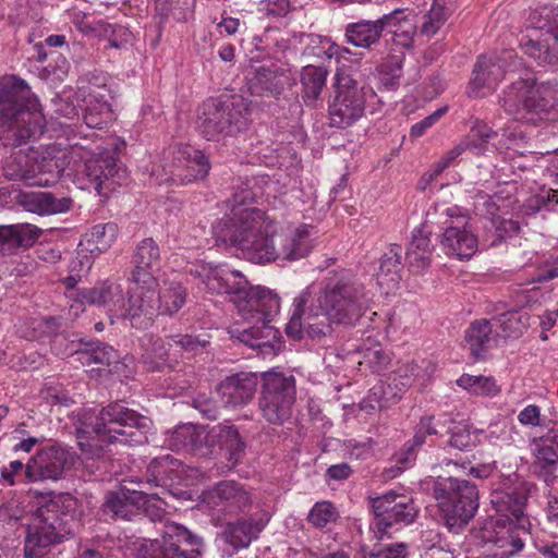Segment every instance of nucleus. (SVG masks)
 Returning a JSON list of instances; mask_svg holds the SVG:
<instances>
[{
	"label": "nucleus",
	"mask_w": 558,
	"mask_h": 558,
	"mask_svg": "<svg viewBox=\"0 0 558 558\" xmlns=\"http://www.w3.org/2000/svg\"><path fill=\"white\" fill-rule=\"evenodd\" d=\"M191 275L199 278L209 291L231 295L242 319L230 328L232 339L264 356L279 350L280 331L270 325L280 308L276 293L264 287L250 286L240 271L225 265L203 263L192 268Z\"/></svg>",
	"instance_id": "1"
},
{
	"label": "nucleus",
	"mask_w": 558,
	"mask_h": 558,
	"mask_svg": "<svg viewBox=\"0 0 558 558\" xmlns=\"http://www.w3.org/2000/svg\"><path fill=\"white\" fill-rule=\"evenodd\" d=\"M45 118L37 97L27 83L17 76L0 80V142L19 146L37 140L44 132Z\"/></svg>",
	"instance_id": "2"
},
{
	"label": "nucleus",
	"mask_w": 558,
	"mask_h": 558,
	"mask_svg": "<svg viewBox=\"0 0 558 558\" xmlns=\"http://www.w3.org/2000/svg\"><path fill=\"white\" fill-rule=\"evenodd\" d=\"M38 499L32 512L24 537V558H44L52 547L64 542L71 534L68 513L74 505L70 494L31 490Z\"/></svg>",
	"instance_id": "3"
},
{
	"label": "nucleus",
	"mask_w": 558,
	"mask_h": 558,
	"mask_svg": "<svg viewBox=\"0 0 558 558\" xmlns=\"http://www.w3.org/2000/svg\"><path fill=\"white\" fill-rule=\"evenodd\" d=\"M77 428L78 438L95 433L109 444L120 442L138 446L147 442V435L153 428V421L128 407L124 401L110 402L99 411H84Z\"/></svg>",
	"instance_id": "4"
},
{
	"label": "nucleus",
	"mask_w": 558,
	"mask_h": 558,
	"mask_svg": "<svg viewBox=\"0 0 558 558\" xmlns=\"http://www.w3.org/2000/svg\"><path fill=\"white\" fill-rule=\"evenodd\" d=\"M244 233L245 238H236L227 230L223 235L229 239L233 236L236 250L241 252L242 257L256 264L299 260L306 257L312 250V239L306 228L269 235L263 231V226L248 221L241 234Z\"/></svg>",
	"instance_id": "5"
},
{
	"label": "nucleus",
	"mask_w": 558,
	"mask_h": 558,
	"mask_svg": "<svg viewBox=\"0 0 558 558\" xmlns=\"http://www.w3.org/2000/svg\"><path fill=\"white\" fill-rule=\"evenodd\" d=\"M250 122L248 102L239 95L208 98L197 108L196 130L207 141L235 137Z\"/></svg>",
	"instance_id": "6"
},
{
	"label": "nucleus",
	"mask_w": 558,
	"mask_h": 558,
	"mask_svg": "<svg viewBox=\"0 0 558 558\" xmlns=\"http://www.w3.org/2000/svg\"><path fill=\"white\" fill-rule=\"evenodd\" d=\"M318 302L328 308L338 325L353 326L364 315L367 300L364 286L349 270L329 272Z\"/></svg>",
	"instance_id": "7"
},
{
	"label": "nucleus",
	"mask_w": 558,
	"mask_h": 558,
	"mask_svg": "<svg viewBox=\"0 0 558 558\" xmlns=\"http://www.w3.org/2000/svg\"><path fill=\"white\" fill-rule=\"evenodd\" d=\"M432 490L446 526L459 533L478 509L477 487L465 478L439 476L432 482Z\"/></svg>",
	"instance_id": "8"
},
{
	"label": "nucleus",
	"mask_w": 558,
	"mask_h": 558,
	"mask_svg": "<svg viewBox=\"0 0 558 558\" xmlns=\"http://www.w3.org/2000/svg\"><path fill=\"white\" fill-rule=\"evenodd\" d=\"M558 104V82L534 85L529 80L513 82L501 98L505 111L517 121L543 119Z\"/></svg>",
	"instance_id": "9"
},
{
	"label": "nucleus",
	"mask_w": 558,
	"mask_h": 558,
	"mask_svg": "<svg viewBox=\"0 0 558 558\" xmlns=\"http://www.w3.org/2000/svg\"><path fill=\"white\" fill-rule=\"evenodd\" d=\"M250 180H243L238 178L232 185V194L227 199V204L230 207V214L219 220L213 227V233L216 239L217 245H223L227 248H236V243L233 241V236H225L227 230L235 235L236 238H245V233L241 234L246 229L248 221H253L254 225L263 226L259 214L255 209L250 208L254 202L255 194L252 191Z\"/></svg>",
	"instance_id": "10"
},
{
	"label": "nucleus",
	"mask_w": 558,
	"mask_h": 558,
	"mask_svg": "<svg viewBox=\"0 0 558 558\" xmlns=\"http://www.w3.org/2000/svg\"><path fill=\"white\" fill-rule=\"evenodd\" d=\"M295 400L296 386L293 375L279 372L262 374L258 410L268 424L280 426L290 420Z\"/></svg>",
	"instance_id": "11"
},
{
	"label": "nucleus",
	"mask_w": 558,
	"mask_h": 558,
	"mask_svg": "<svg viewBox=\"0 0 558 558\" xmlns=\"http://www.w3.org/2000/svg\"><path fill=\"white\" fill-rule=\"evenodd\" d=\"M204 539L182 524L166 521L160 538L142 544L137 558H195L204 549Z\"/></svg>",
	"instance_id": "12"
},
{
	"label": "nucleus",
	"mask_w": 558,
	"mask_h": 558,
	"mask_svg": "<svg viewBox=\"0 0 558 558\" xmlns=\"http://www.w3.org/2000/svg\"><path fill=\"white\" fill-rule=\"evenodd\" d=\"M369 502L374 513L371 529L379 535L378 538L390 533L391 530L397 531L403 525L413 523L418 514L413 499L395 490L371 497Z\"/></svg>",
	"instance_id": "13"
},
{
	"label": "nucleus",
	"mask_w": 558,
	"mask_h": 558,
	"mask_svg": "<svg viewBox=\"0 0 558 558\" xmlns=\"http://www.w3.org/2000/svg\"><path fill=\"white\" fill-rule=\"evenodd\" d=\"M336 97L329 106L330 125L347 128L357 121L365 111L366 96H374L371 88L359 86L349 74H336Z\"/></svg>",
	"instance_id": "14"
},
{
	"label": "nucleus",
	"mask_w": 558,
	"mask_h": 558,
	"mask_svg": "<svg viewBox=\"0 0 558 558\" xmlns=\"http://www.w3.org/2000/svg\"><path fill=\"white\" fill-rule=\"evenodd\" d=\"M310 296V292L303 291L294 299V311L286 331L294 340H300L306 335L310 339L319 342L331 336V323L335 322L328 308H324L320 303L316 307L306 308Z\"/></svg>",
	"instance_id": "15"
},
{
	"label": "nucleus",
	"mask_w": 558,
	"mask_h": 558,
	"mask_svg": "<svg viewBox=\"0 0 558 558\" xmlns=\"http://www.w3.org/2000/svg\"><path fill=\"white\" fill-rule=\"evenodd\" d=\"M436 210L444 219L441 245L445 253L459 259L471 258L477 250V238L470 228L468 216L457 206L440 207Z\"/></svg>",
	"instance_id": "16"
},
{
	"label": "nucleus",
	"mask_w": 558,
	"mask_h": 558,
	"mask_svg": "<svg viewBox=\"0 0 558 558\" xmlns=\"http://www.w3.org/2000/svg\"><path fill=\"white\" fill-rule=\"evenodd\" d=\"M521 65L522 62L513 50H504L501 53L492 56H480L466 88L468 96L471 98L484 96L483 89L494 88L507 73L514 72Z\"/></svg>",
	"instance_id": "17"
},
{
	"label": "nucleus",
	"mask_w": 558,
	"mask_h": 558,
	"mask_svg": "<svg viewBox=\"0 0 558 558\" xmlns=\"http://www.w3.org/2000/svg\"><path fill=\"white\" fill-rule=\"evenodd\" d=\"M534 488L532 483L524 481L515 472L497 475L492 484L490 504L501 515L519 521Z\"/></svg>",
	"instance_id": "18"
},
{
	"label": "nucleus",
	"mask_w": 558,
	"mask_h": 558,
	"mask_svg": "<svg viewBox=\"0 0 558 558\" xmlns=\"http://www.w3.org/2000/svg\"><path fill=\"white\" fill-rule=\"evenodd\" d=\"M219 427L216 425L184 424L178 426L167 438L168 446L175 451H186L197 457H210L219 445Z\"/></svg>",
	"instance_id": "19"
},
{
	"label": "nucleus",
	"mask_w": 558,
	"mask_h": 558,
	"mask_svg": "<svg viewBox=\"0 0 558 558\" xmlns=\"http://www.w3.org/2000/svg\"><path fill=\"white\" fill-rule=\"evenodd\" d=\"M74 463V454L60 445L38 450L26 463L25 477L28 482L58 481Z\"/></svg>",
	"instance_id": "20"
},
{
	"label": "nucleus",
	"mask_w": 558,
	"mask_h": 558,
	"mask_svg": "<svg viewBox=\"0 0 558 558\" xmlns=\"http://www.w3.org/2000/svg\"><path fill=\"white\" fill-rule=\"evenodd\" d=\"M134 288L128 292L129 298H123V305L119 307L117 317L128 319L132 327L141 330L151 326L154 318L160 315L157 299V287H148L144 283H134Z\"/></svg>",
	"instance_id": "21"
},
{
	"label": "nucleus",
	"mask_w": 558,
	"mask_h": 558,
	"mask_svg": "<svg viewBox=\"0 0 558 558\" xmlns=\"http://www.w3.org/2000/svg\"><path fill=\"white\" fill-rule=\"evenodd\" d=\"M165 181L171 184H187L204 179L210 170V161L204 151L191 146L180 147L173 153L172 163L162 167Z\"/></svg>",
	"instance_id": "22"
},
{
	"label": "nucleus",
	"mask_w": 558,
	"mask_h": 558,
	"mask_svg": "<svg viewBox=\"0 0 558 558\" xmlns=\"http://www.w3.org/2000/svg\"><path fill=\"white\" fill-rule=\"evenodd\" d=\"M268 518L265 514L240 518L233 522H227L223 529L217 534L223 556L232 557L240 549L247 548L251 543L257 539L265 529Z\"/></svg>",
	"instance_id": "23"
},
{
	"label": "nucleus",
	"mask_w": 558,
	"mask_h": 558,
	"mask_svg": "<svg viewBox=\"0 0 558 558\" xmlns=\"http://www.w3.org/2000/svg\"><path fill=\"white\" fill-rule=\"evenodd\" d=\"M204 502L218 512L236 515L251 509L252 497L240 483L221 481L204 494Z\"/></svg>",
	"instance_id": "24"
},
{
	"label": "nucleus",
	"mask_w": 558,
	"mask_h": 558,
	"mask_svg": "<svg viewBox=\"0 0 558 558\" xmlns=\"http://www.w3.org/2000/svg\"><path fill=\"white\" fill-rule=\"evenodd\" d=\"M247 90L252 96H270L278 98L286 88L295 84L290 70L271 64L258 66L246 75Z\"/></svg>",
	"instance_id": "25"
},
{
	"label": "nucleus",
	"mask_w": 558,
	"mask_h": 558,
	"mask_svg": "<svg viewBox=\"0 0 558 558\" xmlns=\"http://www.w3.org/2000/svg\"><path fill=\"white\" fill-rule=\"evenodd\" d=\"M84 172L100 195L113 191L116 185H121L126 179V169L109 153L88 159Z\"/></svg>",
	"instance_id": "26"
},
{
	"label": "nucleus",
	"mask_w": 558,
	"mask_h": 558,
	"mask_svg": "<svg viewBox=\"0 0 558 558\" xmlns=\"http://www.w3.org/2000/svg\"><path fill=\"white\" fill-rule=\"evenodd\" d=\"M258 376L252 372H240L222 379L216 388L221 404L227 409L248 404L256 393Z\"/></svg>",
	"instance_id": "27"
},
{
	"label": "nucleus",
	"mask_w": 558,
	"mask_h": 558,
	"mask_svg": "<svg viewBox=\"0 0 558 558\" xmlns=\"http://www.w3.org/2000/svg\"><path fill=\"white\" fill-rule=\"evenodd\" d=\"M131 263L133 283L158 286L156 274L160 269L161 258L159 246L153 238H145L136 245Z\"/></svg>",
	"instance_id": "28"
},
{
	"label": "nucleus",
	"mask_w": 558,
	"mask_h": 558,
	"mask_svg": "<svg viewBox=\"0 0 558 558\" xmlns=\"http://www.w3.org/2000/svg\"><path fill=\"white\" fill-rule=\"evenodd\" d=\"M35 140H27L19 146H4L11 149V154L4 159L3 175L11 181H23L32 185L35 179V162L37 150L32 143Z\"/></svg>",
	"instance_id": "29"
},
{
	"label": "nucleus",
	"mask_w": 558,
	"mask_h": 558,
	"mask_svg": "<svg viewBox=\"0 0 558 558\" xmlns=\"http://www.w3.org/2000/svg\"><path fill=\"white\" fill-rule=\"evenodd\" d=\"M71 357L78 362L82 366L105 365L109 367V372L121 374L126 368L125 362L118 361L117 351L109 344L100 341L78 340V348L72 353Z\"/></svg>",
	"instance_id": "30"
},
{
	"label": "nucleus",
	"mask_w": 558,
	"mask_h": 558,
	"mask_svg": "<svg viewBox=\"0 0 558 558\" xmlns=\"http://www.w3.org/2000/svg\"><path fill=\"white\" fill-rule=\"evenodd\" d=\"M17 202L25 210L39 216L64 214L73 207L71 197L57 196L51 192L20 193Z\"/></svg>",
	"instance_id": "31"
},
{
	"label": "nucleus",
	"mask_w": 558,
	"mask_h": 558,
	"mask_svg": "<svg viewBox=\"0 0 558 558\" xmlns=\"http://www.w3.org/2000/svg\"><path fill=\"white\" fill-rule=\"evenodd\" d=\"M142 362L148 372H161L165 367H173L178 363V354L173 353L170 339L165 341L151 335L141 339Z\"/></svg>",
	"instance_id": "32"
},
{
	"label": "nucleus",
	"mask_w": 558,
	"mask_h": 558,
	"mask_svg": "<svg viewBox=\"0 0 558 558\" xmlns=\"http://www.w3.org/2000/svg\"><path fill=\"white\" fill-rule=\"evenodd\" d=\"M413 37H391L389 59L379 69V83L388 90H395L400 85L404 50L412 47Z\"/></svg>",
	"instance_id": "33"
},
{
	"label": "nucleus",
	"mask_w": 558,
	"mask_h": 558,
	"mask_svg": "<svg viewBox=\"0 0 558 558\" xmlns=\"http://www.w3.org/2000/svg\"><path fill=\"white\" fill-rule=\"evenodd\" d=\"M41 230L31 223L0 226V256L13 255L20 248L31 247Z\"/></svg>",
	"instance_id": "34"
},
{
	"label": "nucleus",
	"mask_w": 558,
	"mask_h": 558,
	"mask_svg": "<svg viewBox=\"0 0 558 558\" xmlns=\"http://www.w3.org/2000/svg\"><path fill=\"white\" fill-rule=\"evenodd\" d=\"M135 497L134 492H130V489L108 490L101 505V511L112 520L132 521L140 515V506H143V502L138 504Z\"/></svg>",
	"instance_id": "35"
},
{
	"label": "nucleus",
	"mask_w": 558,
	"mask_h": 558,
	"mask_svg": "<svg viewBox=\"0 0 558 558\" xmlns=\"http://www.w3.org/2000/svg\"><path fill=\"white\" fill-rule=\"evenodd\" d=\"M78 295L88 304L106 306L108 312L118 315L119 307L123 305V290L120 284L104 281L93 288H84Z\"/></svg>",
	"instance_id": "36"
},
{
	"label": "nucleus",
	"mask_w": 558,
	"mask_h": 558,
	"mask_svg": "<svg viewBox=\"0 0 558 558\" xmlns=\"http://www.w3.org/2000/svg\"><path fill=\"white\" fill-rule=\"evenodd\" d=\"M182 462L171 454L154 458L147 465L145 477L149 487L167 488L180 477Z\"/></svg>",
	"instance_id": "37"
},
{
	"label": "nucleus",
	"mask_w": 558,
	"mask_h": 558,
	"mask_svg": "<svg viewBox=\"0 0 558 558\" xmlns=\"http://www.w3.org/2000/svg\"><path fill=\"white\" fill-rule=\"evenodd\" d=\"M426 228L427 225L424 223L413 233L405 253V262L411 271L415 274L426 269L432 262L434 246L428 238L430 231Z\"/></svg>",
	"instance_id": "38"
},
{
	"label": "nucleus",
	"mask_w": 558,
	"mask_h": 558,
	"mask_svg": "<svg viewBox=\"0 0 558 558\" xmlns=\"http://www.w3.org/2000/svg\"><path fill=\"white\" fill-rule=\"evenodd\" d=\"M218 448L225 451L228 470L242 462L245 457L247 442L233 424L220 423Z\"/></svg>",
	"instance_id": "39"
},
{
	"label": "nucleus",
	"mask_w": 558,
	"mask_h": 558,
	"mask_svg": "<svg viewBox=\"0 0 558 558\" xmlns=\"http://www.w3.org/2000/svg\"><path fill=\"white\" fill-rule=\"evenodd\" d=\"M492 332L493 325L487 319L473 322L465 331V341L475 360L484 359L486 352L496 343L497 337H493Z\"/></svg>",
	"instance_id": "40"
},
{
	"label": "nucleus",
	"mask_w": 558,
	"mask_h": 558,
	"mask_svg": "<svg viewBox=\"0 0 558 558\" xmlns=\"http://www.w3.org/2000/svg\"><path fill=\"white\" fill-rule=\"evenodd\" d=\"M402 247L398 244H392L385 252L379 259V268L377 271V282L381 287L388 289L395 288L400 279Z\"/></svg>",
	"instance_id": "41"
},
{
	"label": "nucleus",
	"mask_w": 558,
	"mask_h": 558,
	"mask_svg": "<svg viewBox=\"0 0 558 558\" xmlns=\"http://www.w3.org/2000/svg\"><path fill=\"white\" fill-rule=\"evenodd\" d=\"M531 317L526 312L512 310L500 314L492 319L496 326L497 338L518 339L530 327Z\"/></svg>",
	"instance_id": "42"
},
{
	"label": "nucleus",
	"mask_w": 558,
	"mask_h": 558,
	"mask_svg": "<svg viewBox=\"0 0 558 558\" xmlns=\"http://www.w3.org/2000/svg\"><path fill=\"white\" fill-rule=\"evenodd\" d=\"M156 11L155 24L159 34L179 32L175 26L185 23L189 17L186 10L168 0H156Z\"/></svg>",
	"instance_id": "43"
},
{
	"label": "nucleus",
	"mask_w": 558,
	"mask_h": 558,
	"mask_svg": "<svg viewBox=\"0 0 558 558\" xmlns=\"http://www.w3.org/2000/svg\"><path fill=\"white\" fill-rule=\"evenodd\" d=\"M187 289L179 281L163 282L157 291L160 315L173 316L187 301Z\"/></svg>",
	"instance_id": "44"
},
{
	"label": "nucleus",
	"mask_w": 558,
	"mask_h": 558,
	"mask_svg": "<svg viewBox=\"0 0 558 558\" xmlns=\"http://www.w3.org/2000/svg\"><path fill=\"white\" fill-rule=\"evenodd\" d=\"M328 71L323 66L308 65L301 73L302 98L307 106L319 98L327 80Z\"/></svg>",
	"instance_id": "45"
},
{
	"label": "nucleus",
	"mask_w": 558,
	"mask_h": 558,
	"mask_svg": "<svg viewBox=\"0 0 558 558\" xmlns=\"http://www.w3.org/2000/svg\"><path fill=\"white\" fill-rule=\"evenodd\" d=\"M66 159L64 157H45L39 158L37 151L35 162V179L32 185L46 186L53 184L61 178L65 171Z\"/></svg>",
	"instance_id": "46"
},
{
	"label": "nucleus",
	"mask_w": 558,
	"mask_h": 558,
	"mask_svg": "<svg viewBox=\"0 0 558 558\" xmlns=\"http://www.w3.org/2000/svg\"><path fill=\"white\" fill-rule=\"evenodd\" d=\"M434 416H424L421 418L412 440L408 441L403 449L396 456L398 463H410L414 460L416 449L421 447L426 439V435H437L439 429L433 425Z\"/></svg>",
	"instance_id": "47"
},
{
	"label": "nucleus",
	"mask_w": 558,
	"mask_h": 558,
	"mask_svg": "<svg viewBox=\"0 0 558 558\" xmlns=\"http://www.w3.org/2000/svg\"><path fill=\"white\" fill-rule=\"evenodd\" d=\"M534 452L545 465L558 463V427H550L538 438L533 439Z\"/></svg>",
	"instance_id": "48"
},
{
	"label": "nucleus",
	"mask_w": 558,
	"mask_h": 558,
	"mask_svg": "<svg viewBox=\"0 0 558 558\" xmlns=\"http://www.w3.org/2000/svg\"><path fill=\"white\" fill-rule=\"evenodd\" d=\"M403 10H395L377 20L378 35H413L414 27L409 19L403 15Z\"/></svg>",
	"instance_id": "49"
},
{
	"label": "nucleus",
	"mask_w": 558,
	"mask_h": 558,
	"mask_svg": "<svg viewBox=\"0 0 558 558\" xmlns=\"http://www.w3.org/2000/svg\"><path fill=\"white\" fill-rule=\"evenodd\" d=\"M523 51L530 57L538 60L541 63H553L558 60V49L549 44L548 38L533 39L532 37H524L520 43Z\"/></svg>",
	"instance_id": "50"
},
{
	"label": "nucleus",
	"mask_w": 558,
	"mask_h": 558,
	"mask_svg": "<svg viewBox=\"0 0 558 558\" xmlns=\"http://www.w3.org/2000/svg\"><path fill=\"white\" fill-rule=\"evenodd\" d=\"M457 384L459 387L478 396H496L500 391L499 386L493 377L463 374L457 380Z\"/></svg>",
	"instance_id": "51"
},
{
	"label": "nucleus",
	"mask_w": 558,
	"mask_h": 558,
	"mask_svg": "<svg viewBox=\"0 0 558 558\" xmlns=\"http://www.w3.org/2000/svg\"><path fill=\"white\" fill-rule=\"evenodd\" d=\"M209 343L206 336L175 335L170 337V344L178 359L187 354L193 356L201 352Z\"/></svg>",
	"instance_id": "52"
},
{
	"label": "nucleus",
	"mask_w": 558,
	"mask_h": 558,
	"mask_svg": "<svg viewBox=\"0 0 558 558\" xmlns=\"http://www.w3.org/2000/svg\"><path fill=\"white\" fill-rule=\"evenodd\" d=\"M118 228L114 223L96 225L92 228L88 243L90 252H104L108 250L117 238Z\"/></svg>",
	"instance_id": "53"
},
{
	"label": "nucleus",
	"mask_w": 558,
	"mask_h": 558,
	"mask_svg": "<svg viewBox=\"0 0 558 558\" xmlns=\"http://www.w3.org/2000/svg\"><path fill=\"white\" fill-rule=\"evenodd\" d=\"M497 134L487 124L476 121L471 128L469 134L462 138L468 143V148L475 150L476 154L481 153L485 145L495 137Z\"/></svg>",
	"instance_id": "54"
},
{
	"label": "nucleus",
	"mask_w": 558,
	"mask_h": 558,
	"mask_svg": "<svg viewBox=\"0 0 558 558\" xmlns=\"http://www.w3.org/2000/svg\"><path fill=\"white\" fill-rule=\"evenodd\" d=\"M526 31L533 29L544 33L543 35H558V8L556 9L554 20L548 17V14L544 15L543 12L534 11L530 14L526 26Z\"/></svg>",
	"instance_id": "55"
},
{
	"label": "nucleus",
	"mask_w": 558,
	"mask_h": 558,
	"mask_svg": "<svg viewBox=\"0 0 558 558\" xmlns=\"http://www.w3.org/2000/svg\"><path fill=\"white\" fill-rule=\"evenodd\" d=\"M337 519V511L329 501L317 502L308 514V521L316 527H325Z\"/></svg>",
	"instance_id": "56"
},
{
	"label": "nucleus",
	"mask_w": 558,
	"mask_h": 558,
	"mask_svg": "<svg viewBox=\"0 0 558 558\" xmlns=\"http://www.w3.org/2000/svg\"><path fill=\"white\" fill-rule=\"evenodd\" d=\"M409 555L405 543L376 544L368 553V558H407Z\"/></svg>",
	"instance_id": "57"
},
{
	"label": "nucleus",
	"mask_w": 558,
	"mask_h": 558,
	"mask_svg": "<svg viewBox=\"0 0 558 558\" xmlns=\"http://www.w3.org/2000/svg\"><path fill=\"white\" fill-rule=\"evenodd\" d=\"M165 502L157 493H150L145 498V504L140 506V514L143 513L151 522H162L166 517Z\"/></svg>",
	"instance_id": "58"
},
{
	"label": "nucleus",
	"mask_w": 558,
	"mask_h": 558,
	"mask_svg": "<svg viewBox=\"0 0 558 558\" xmlns=\"http://www.w3.org/2000/svg\"><path fill=\"white\" fill-rule=\"evenodd\" d=\"M450 437V446L460 450L470 447L473 444V436L470 432L469 425L464 422H456L452 427H448Z\"/></svg>",
	"instance_id": "59"
},
{
	"label": "nucleus",
	"mask_w": 558,
	"mask_h": 558,
	"mask_svg": "<svg viewBox=\"0 0 558 558\" xmlns=\"http://www.w3.org/2000/svg\"><path fill=\"white\" fill-rule=\"evenodd\" d=\"M192 407L207 420H216L219 416L217 402L205 393L197 395L192 401Z\"/></svg>",
	"instance_id": "60"
},
{
	"label": "nucleus",
	"mask_w": 558,
	"mask_h": 558,
	"mask_svg": "<svg viewBox=\"0 0 558 558\" xmlns=\"http://www.w3.org/2000/svg\"><path fill=\"white\" fill-rule=\"evenodd\" d=\"M117 489L118 490L130 489V492L131 490L134 492V495L136 496L135 497L136 501L138 504L143 502V505H144L145 498L150 494L149 490L151 489V487H149L148 484H146V478L142 480V478L126 477L120 482V485Z\"/></svg>",
	"instance_id": "61"
},
{
	"label": "nucleus",
	"mask_w": 558,
	"mask_h": 558,
	"mask_svg": "<svg viewBox=\"0 0 558 558\" xmlns=\"http://www.w3.org/2000/svg\"><path fill=\"white\" fill-rule=\"evenodd\" d=\"M447 112V108L442 107L424 118L422 121L412 125L410 135L412 137L422 136L427 129H429L434 123H436L445 113Z\"/></svg>",
	"instance_id": "62"
},
{
	"label": "nucleus",
	"mask_w": 558,
	"mask_h": 558,
	"mask_svg": "<svg viewBox=\"0 0 558 558\" xmlns=\"http://www.w3.org/2000/svg\"><path fill=\"white\" fill-rule=\"evenodd\" d=\"M535 207L537 210H556L558 206V190L549 189L537 195L535 198Z\"/></svg>",
	"instance_id": "63"
},
{
	"label": "nucleus",
	"mask_w": 558,
	"mask_h": 558,
	"mask_svg": "<svg viewBox=\"0 0 558 558\" xmlns=\"http://www.w3.org/2000/svg\"><path fill=\"white\" fill-rule=\"evenodd\" d=\"M291 9L289 0H268L265 7L267 16L284 17Z\"/></svg>",
	"instance_id": "64"
}]
</instances>
